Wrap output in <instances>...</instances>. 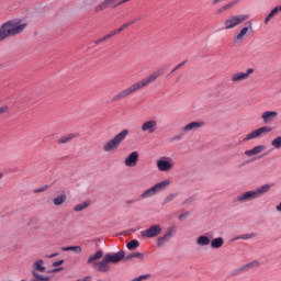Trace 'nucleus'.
Listing matches in <instances>:
<instances>
[{
  "mask_svg": "<svg viewBox=\"0 0 281 281\" xmlns=\"http://www.w3.org/2000/svg\"><path fill=\"white\" fill-rule=\"evenodd\" d=\"M27 21L23 19H12L0 25V43H3L5 38H12V36H19L27 30Z\"/></svg>",
  "mask_w": 281,
  "mask_h": 281,
  "instance_id": "f257e3e1",
  "label": "nucleus"
},
{
  "mask_svg": "<svg viewBox=\"0 0 281 281\" xmlns=\"http://www.w3.org/2000/svg\"><path fill=\"white\" fill-rule=\"evenodd\" d=\"M159 78V72H154L149 77L132 85L130 88L119 92L116 95L113 97V101L117 102V100H122L124 98H128L132 93L139 91V89H144V87L150 85V82H155Z\"/></svg>",
  "mask_w": 281,
  "mask_h": 281,
  "instance_id": "f03ea898",
  "label": "nucleus"
},
{
  "mask_svg": "<svg viewBox=\"0 0 281 281\" xmlns=\"http://www.w3.org/2000/svg\"><path fill=\"white\" fill-rule=\"evenodd\" d=\"M126 254L124 251H117V252H109L103 256V259L97 263V271H100L101 273H106L111 267L109 265H117V262H122L124 260V257Z\"/></svg>",
  "mask_w": 281,
  "mask_h": 281,
  "instance_id": "7ed1b4c3",
  "label": "nucleus"
},
{
  "mask_svg": "<svg viewBox=\"0 0 281 281\" xmlns=\"http://www.w3.org/2000/svg\"><path fill=\"white\" fill-rule=\"evenodd\" d=\"M126 137H128V130H123L103 145V151L113 153V150H117V148H120V144H122Z\"/></svg>",
  "mask_w": 281,
  "mask_h": 281,
  "instance_id": "20e7f679",
  "label": "nucleus"
},
{
  "mask_svg": "<svg viewBox=\"0 0 281 281\" xmlns=\"http://www.w3.org/2000/svg\"><path fill=\"white\" fill-rule=\"evenodd\" d=\"M169 186H172V181H170V179H164L154 184L151 188L145 190L140 194V199H150V196H155V194H158V192H164V190H168Z\"/></svg>",
  "mask_w": 281,
  "mask_h": 281,
  "instance_id": "39448f33",
  "label": "nucleus"
},
{
  "mask_svg": "<svg viewBox=\"0 0 281 281\" xmlns=\"http://www.w3.org/2000/svg\"><path fill=\"white\" fill-rule=\"evenodd\" d=\"M271 131H273V128L269 125L257 127L245 136L244 142H254V139H260L265 137V135H269Z\"/></svg>",
  "mask_w": 281,
  "mask_h": 281,
  "instance_id": "423d86ee",
  "label": "nucleus"
},
{
  "mask_svg": "<svg viewBox=\"0 0 281 281\" xmlns=\"http://www.w3.org/2000/svg\"><path fill=\"white\" fill-rule=\"evenodd\" d=\"M158 172H172L175 170V160L168 156H161L156 160Z\"/></svg>",
  "mask_w": 281,
  "mask_h": 281,
  "instance_id": "0eeeda50",
  "label": "nucleus"
},
{
  "mask_svg": "<svg viewBox=\"0 0 281 281\" xmlns=\"http://www.w3.org/2000/svg\"><path fill=\"white\" fill-rule=\"evenodd\" d=\"M247 15H232L224 21L225 30H234V27H238L241 23L247 21Z\"/></svg>",
  "mask_w": 281,
  "mask_h": 281,
  "instance_id": "6e6552de",
  "label": "nucleus"
},
{
  "mask_svg": "<svg viewBox=\"0 0 281 281\" xmlns=\"http://www.w3.org/2000/svg\"><path fill=\"white\" fill-rule=\"evenodd\" d=\"M250 34H254V23L251 21H248L245 23V26L241 27L239 33L235 36V43H243L247 36H250Z\"/></svg>",
  "mask_w": 281,
  "mask_h": 281,
  "instance_id": "1a4fd4ad",
  "label": "nucleus"
},
{
  "mask_svg": "<svg viewBox=\"0 0 281 281\" xmlns=\"http://www.w3.org/2000/svg\"><path fill=\"white\" fill-rule=\"evenodd\" d=\"M161 232H162L161 225L155 224V225H151L146 231H143L140 234L144 238H157V236H159Z\"/></svg>",
  "mask_w": 281,
  "mask_h": 281,
  "instance_id": "9d476101",
  "label": "nucleus"
},
{
  "mask_svg": "<svg viewBox=\"0 0 281 281\" xmlns=\"http://www.w3.org/2000/svg\"><path fill=\"white\" fill-rule=\"evenodd\" d=\"M265 150H267V146H265L263 144H260V145H256L255 147H252L250 149H246L244 151V155L248 159H251L254 157H258V155H262V153H265Z\"/></svg>",
  "mask_w": 281,
  "mask_h": 281,
  "instance_id": "9b49d317",
  "label": "nucleus"
},
{
  "mask_svg": "<svg viewBox=\"0 0 281 281\" xmlns=\"http://www.w3.org/2000/svg\"><path fill=\"white\" fill-rule=\"evenodd\" d=\"M256 199H258L256 190L245 191L237 196L238 203H248V201H254Z\"/></svg>",
  "mask_w": 281,
  "mask_h": 281,
  "instance_id": "f8f14e48",
  "label": "nucleus"
},
{
  "mask_svg": "<svg viewBox=\"0 0 281 281\" xmlns=\"http://www.w3.org/2000/svg\"><path fill=\"white\" fill-rule=\"evenodd\" d=\"M137 161H139V153L132 151L124 159V165L126 168H135L137 166Z\"/></svg>",
  "mask_w": 281,
  "mask_h": 281,
  "instance_id": "ddd939ff",
  "label": "nucleus"
},
{
  "mask_svg": "<svg viewBox=\"0 0 281 281\" xmlns=\"http://www.w3.org/2000/svg\"><path fill=\"white\" fill-rule=\"evenodd\" d=\"M140 131L143 133H147L148 135H153L157 131V121L148 120L144 122L140 126Z\"/></svg>",
  "mask_w": 281,
  "mask_h": 281,
  "instance_id": "4468645a",
  "label": "nucleus"
},
{
  "mask_svg": "<svg viewBox=\"0 0 281 281\" xmlns=\"http://www.w3.org/2000/svg\"><path fill=\"white\" fill-rule=\"evenodd\" d=\"M261 120L263 124H271V122H276L278 120V112L277 111H265L261 114Z\"/></svg>",
  "mask_w": 281,
  "mask_h": 281,
  "instance_id": "2eb2a0df",
  "label": "nucleus"
},
{
  "mask_svg": "<svg viewBox=\"0 0 281 281\" xmlns=\"http://www.w3.org/2000/svg\"><path fill=\"white\" fill-rule=\"evenodd\" d=\"M251 74H254V69H248L246 72H236L232 76L231 82H243V80H247Z\"/></svg>",
  "mask_w": 281,
  "mask_h": 281,
  "instance_id": "dca6fc26",
  "label": "nucleus"
},
{
  "mask_svg": "<svg viewBox=\"0 0 281 281\" xmlns=\"http://www.w3.org/2000/svg\"><path fill=\"white\" fill-rule=\"evenodd\" d=\"M104 256V251L98 250L97 252L92 254L88 258V265H92L95 269H98V265H100V260Z\"/></svg>",
  "mask_w": 281,
  "mask_h": 281,
  "instance_id": "f3484780",
  "label": "nucleus"
},
{
  "mask_svg": "<svg viewBox=\"0 0 281 281\" xmlns=\"http://www.w3.org/2000/svg\"><path fill=\"white\" fill-rule=\"evenodd\" d=\"M203 125V122H191L183 127V132L190 133L191 131H198V128H202Z\"/></svg>",
  "mask_w": 281,
  "mask_h": 281,
  "instance_id": "a211bd4d",
  "label": "nucleus"
},
{
  "mask_svg": "<svg viewBox=\"0 0 281 281\" xmlns=\"http://www.w3.org/2000/svg\"><path fill=\"white\" fill-rule=\"evenodd\" d=\"M66 201L67 194L65 192L60 193L59 195L53 199V203L56 207H61V205H65Z\"/></svg>",
  "mask_w": 281,
  "mask_h": 281,
  "instance_id": "6ab92c4d",
  "label": "nucleus"
},
{
  "mask_svg": "<svg viewBox=\"0 0 281 281\" xmlns=\"http://www.w3.org/2000/svg\"><path fill=\"white\" fill-rule=\"evenodd\" d=\"M198 247H207V245H210L211 240L210 237L205 236V235H201L196 238L195 240Z\"/></svg>",
  "mask_w": 281,
  "mask_h": 281,
  "instance_id": "aec40b11",
  "label": "nucleus"
},
{
  "mask_svg": "<svg viewBox=\"0 0 281 281\" xmlns=\"http://www.w3.org/2000/svg\"><path fill=\"white\" fill-rule=\"evenodd\" d=\"M224 243L225 241L223 240L222 237H217V238H214L213 240H211L210 244L213 249H221V247H223Z\"/></svg>",
  "mask_w": 281,
  "mask_h": 281,
  "instance_id": "412c9836",
  "label": "nucleus"
},
{
  "mask_svg": "<svg viewBox=\"0 0 281 281\" xmlns=\"http://www.w3.org/2000/svg\"><path fill=\"white\" fill-rule=\"evenodd\" d=\"M270 145L274 150H281V135L272 138Z\"/></svg>",
  "mask_w": 281,
  "mask_h": 281,
  "instance_id": "4be33fe9",
  "label": "nucleus"
},
{
  "mask_svg": "<svg viewBox=\"0 0 281 281\" xmlns=\"http://www.w3.org/2000/svg\"><path fill=\"white\" fill-rule=\"evenodd\" d=\"M74 137H76V135L66 134L57 139V144H69V142H71V139H74Z\"/></svg>",
  "mask_w": 281,
  "mask_h": 281,
  "instance_id": "5701e85b",
  "label": "nucleus"
},
{
  "mask_svg": "<svg viewBox=\"0 0 281 281\" xmlns=\"http://www.w3.org/2000/svg\"><path fill=\"white\" fill-rule=\"evenodd\" d=\"M271 190V184H262L257 190H255L257 198L260 196V194H267Z\"/></svg>",
  "mask_w": 281,
  "mask_h": 281,
  "instance_id": "b1692460",
  "label": "nucleus"
},
{
  "mask_svg": "<svg viewBox=\"0 0 281 281\" xmlns=\"http://www.w3.org/2000/svg\"><path fill=\"white\" fill-rule=\"evenodd\" d=\"M89 205H91L90 201L81 202V203L74 206V211L75 212H82V210H87V207H89Z\"/></svg>",
  "mask_w": 281,
  "mask_h": 281,
  "instance_id": "393cba45",
  "label": "nucleus"
},
{
  "mask_svg": "<svg viewBox=\"0 0 281 281\" xmlns=\"http://www.w3.org/2000/svg\"><path fill=\"white\" fill-rule=\"evenodd\" d=\"M278 12H280V7H276L274 9H272L269 14L266 16L265 19V23H269L271 21V19H273L276 16V14H278Z\"/></svg>",
  "mask_w": 281,
  "mask_h": 281,
  "instance_id": "a878e982",
  "label": "nucleus"
},
{
  "mask_svg": "<svg viewBox=\"0 0 281 281\" xmlns=\"http://www.w3.org/2000/svg\"><path fill=\"white\" fill-rule=\"evenodd\" d=\"M257 267H260V262L259 261H251L249 263H246L244 267H243V270L244 271H247V269H256Z\"/></svg>",
  "mask_w": 281,
  "mask_h": 281,
  "instance_id": "bb28decb",
  "label": "nucleus"
},
{
  "mask_svg": "<svg viewBox=\"0 0 281 281\" xmlns=\"http://www.w3.org/2000/svg\"><path fill=\"white\" fill-rule=\"evenodd\" d=\"M64 251H74L75 254H81L82 247H80V246L66 247V248H64Z\"/></svg>",
  "mask_w": 281,
  "mask_h": 281,
  "instance_id": "cd10ccee",
  "label": "nucleus"
},
{
  "mask_svg": "<svg viewBox=\"0 0 281 281\" xmlns=\"http://www.w3.org/2000/svg\"><path fill=\"white\" fill-rule=\"evenodd\" d=\"M49 190V184L42 186L34 190V194H43V192H47Z\"/></svg>",
  "mask_w": 281,
  "mask_h": 281,
  "instance_id": "c85d7f7f",
  "label": "nucleus"
},
{
  "mask_svg": "<svg viewBox=\"0 0 281 281\" xmlns=\"http://www.w3.org/2000/svg\"><path fill=\"white\" fill-rule=\"evenodd\" d=\"M172 236V233H167L166 235H164L162 237H160L158 239V245L159 247H161V245H164V243H166V240H169V238Z\"/></svg>",
  "mask_w": 281,
  "mask_h": 281,
  "instance_id": "c756f323",
  "label": "nucleus"
},
{
  "mask_svg": "<svg viewBox=\"0 0 281 281\" xmlns=\"http://www.w3.org/2000/svg\"><path fill=\"white\" fill-rule=\"evenodd\" d=\"M109 3H111V0H105L101 4L97 7V12H101V10H106L109 8Z\"/></svg>",
  "mask_w": 281,
  "mask_h": 281,
  "instance_id": "7c9ffc66",
  "label": "nucleus"
},
{
  "mask_svg": "<svg viewBox=\"0 0 281 281\" xmlns=\"http://www.w3.org/2000/svg\"><path fill=\"white\" fill-rule=\"evenodd\" d=\"M173 199H177V194L175 193L167 194V196L164 200L165 205H168V203H172Z\"/></svg>",
  "mask_w": 281,
  "mask_h": 281,
  "instance_id": "2f4dec72",
  "label": "nucleus"
},
{
  "mask_svg": "<svg viewBox=\"0 0 281 281\" xmlns=\"http://www.w3.org/2000/svg\"><path fill=\"white\" fill-rule=\"evenodd\" d=\"M137 247H139V241H137L136 239H133L127 244V249L130 250L137 249Z\"/></svg>",
  "mask_w": 281,
  "mask_h": 281,
  "instance_id": "473e14b6",
  "label": "nucleus"
},
{
  "mask_svg": "<svg viewBox=\"0 0 281 281\" xmlns=\"http://www.w3.org/2000/svg\"><path fill=\"white\" fill-rule=\"evenodd\" d=\"M243 240H249L251 238H256V233H250L241 236Z\"/></svg>",
  "mask_w": 281,
  "mask_h": 281,
  "instance_id": "72a5a7b5",
  "label": "nucleus"
},
{
  "mask_svg": "<svg viewBox=\"0 0 281 281\" xmlns=\"http://www.w3.org/2000/svg\"><path fill=\"white\" fill-rule=\"evenodd\" d=\"M232 5H234V3H228L224 7H222L220 10H218V13L221 14L222 12H226V10H229V8H232Z\"/></svg>",
  "mask_w": 281,
  "mask_h": 281,
  "instance_id": "f704fd0d",
  "label": "nucleus"
},
{
  "mask_svg": "<svg viewBox=\"0 0 281 281\" xmlns=\"http://www.w3.org/2000/svg\"><path fill=\"white\" fill-rule=\"evenodd\" d=\"M128 258H139L142 260L144 258V254L134 252V254L130 255Z\"/></svg>",
  "mask_w": 281,
  "mask_h": 281,
  "instance_id": "c9c22d12",
  "label": "nucleus"
},
{
  "mask_svg": "<svg viewBox=\"0 0 281 281\" xmlns=\"http://www.w3.org/2000/svg\"><path fill=\"white\" fill-rule=\"evenodd\" d=\"M189 214L188 213H182L179 215V221H186V218H188Z\"/></svg>",
  "mask_w": 281,
  "mask_h": 281,
  "instance_id": "e433bc0d",
  "label": "nucleus"
},
{
  "mask_svg": "<svg viewBox=\"0 0 281 281\" xmlns=\"http://www.w3.org/2000/svg\"><path fill=\"white\" fill-rule=\"evenodd\" d=\"M63 262H65L64 260H58L52 263V267H60V265H63Z\"/></svg>",
  "mask_w": 281,
  "mask_h": 281,
  "instance_id": "4c0bfd02",
  "label": "nucleus"
},
{
  "mask_svg": "<svg viewBox=\"0 0 281 281\" xmlns=\"http://www.w3.org/2000/svg\"><path fill=\"white\" fill-rule=\"evenodd\" d=\"M5 111H8V105H3L0 108V115H3V113H5Z\"/></svg>",
  "mask_w": 281,
  "mask_h": 281,
  "instance_id": "58836bf2",
  "label": "nucleus"
},
{
  "mask_svg": "<svg viewBox=\"0 0 281 281\" xmlns=\"http://www.w3.org/2000/svg\"><path fill=\"white\" fill-rule=\"evenodd\" d=\"M60 271H63V268H56V269L48 271V273H58Z\"/></svg>",
  "mask_w": 281,
  "mask_h": 281,
  "instance_id": "ea45409f",
  "label": "nucleus"
},
{
  "mask_svg": "<svg viewBox=\"0 0 281 281\" xmlns=\"http://www.w3.org/2000/svg\"><path fill=\"white\" fill-rule=\"evenodd\" d=\"M124 27H128V24H124L120 30L119 32H122L124 30Z\"/></svg>",
  "mask_w": 281,
  "mask_h": 281,
  "instance_id": "a19ab883",
  "label": "nucleus"
},
{
  "mask_svg": "<svg viewBox=\"0 0 281 281\" xmlns=\"http://www.w3.org/2000/svg\"><path fill=\"white\" fill-rule=\"evenodd\" d=\"M3 178V173H0V179H2Z\"/></svg>",
  "mask_w": 281,
  "mask_h": 281,
  "instance_id": "79ce46f5",
  "label": "nucleus"
},
{
  "mask_svg": "<svg viewBox=\"0 0 281 281\" xmlns=\"http://www.w3.org/2000/svg\"><path fill=\"white\" fill-rule=\"evenodd\" d=\"M106 38H111V35H108Z\"/></svg>",
  "mask_w": 281,
  "mask_h": 281,
  "instance_id": "37998d69",
  "label": "nucleus"
},
{
  "mask_svg": "<svg viewBox=\"0 0 281 281\" xmlns=\"http://www.w3.org/2000/svg\"><path fill=\"white\" fill-rule=\"evenodd\" d=\"M21 281H27V280H25V279H22Z\"/></svg>",
  "mask_w": 281,
  "mask_h": 281,
  "instance_id": "c03bdc74",
  "label": "nucleus"
}]
</instances>
